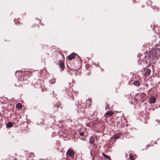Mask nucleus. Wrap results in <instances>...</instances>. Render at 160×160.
I'll list each match as a JSON object with an SVG mask.
<instances>
[{
	"label": "nucleus",
	"instance_id": "1",
	"mask_svg": "<svg viewBox=\"0 0 160 160\" xmlns=\"http://www.w3.org/2000/svg\"><path fill=\"white\" fill-rule=\"evenodd\" d=\"M153 56L157 58H160V49L157 48L153 50Z\"/></svg>",
	"mask_w": 160,
	"mask_h": 160
},
{
	"label": "nucleus",
	"instance_id": "2",
	"mask_svg": "<svg viewBox=\"0 0 160 160\" xmlns=\"http://www.w3.org/2000/svg\"><path fill=\"white\" fill-rule=\"evenodd\" d=\"M76 56V54L74 53H73L70 55L67 58V59H68V60H70L73 58H75Z\"/></svg>",
	"mask_w": 160,
	"mask_h": 160
},
{
	"label": "nucleus",
	"instance_id": "3",
	"mask_svg": "<svg viewBox=\"0 0 160 160\" xmlns=\"http://www.w3.org/2000/svg\"><path fill=\"white\" fill-rule=\"evenodd\" d=\"M156 100V98L154 96H151L149 99V101L151 103H154L155 102Z\"/></svg>",
	"mask_w": 160,
	"mask_h": 160
},
{
	"label": "nucleus",
	"instance_id": "4",
	"mask_svg": "<svg viewBox=\"0 0 160 160\" xmlns=\"http://www.w3.org/2000/svg\"><path fill=\"white\" fill-rule=\"evenodd\" d=\"M150 73L151 70L149 68H148L146 70V71L145 72V74L146 76L148 77Z\"/></svg>",
	"mask_w": 160,
	"mask_h": 160
},
{
	"label": "nucleus",
	"instance_id": "5",
	"mask_svg": "<svg viewBox=\"0 0 160 160\" xmlns=\"http://www.w3.org/2000/svg\"><path fill=\"white\" fill-rule=\"evenodd\" d=\"M67 154L71 156H72L74 155L73 152L71 149H69L67 152Z\"/></svg>",
	"mask_w": 160,
	"mask_h": 160
},
{
	"label": "nucleus",
	"instance_id": "6",
	"mask_svg": "<svg viewBox=\"0 0 160 160\" xmlns=\"http://www.w3.org/2000/svg\"><path fill=\"white\" fill-rule=\"evenodd\" d=\"M113 112L112 111H108L106 113L105 116L106 115L108 116H111L113 114Z\"/></svg>",
	"mask_w": 160,
	"mask_h": 160
},
{
	"label": "nucleus",
	"instance_id": "7",
	"mask_svg": "<svg viewBox=\"0 0 160 160\" xmlns=\"http://www.w3.org/2000/svg\"><path fill=\"white\" fill-rule=\"evenodd\" d=\"M13 124L11 122H8L7 124V127L8 128H11L13 126Z\"/></svg>",
	"mask_w": 160,
	"mask_h": 160
},
{
	"label": "nucleus",
	"instance_id": "8",
	"mask_svg": "<svg viewBox=\"0 0 160 160\" xmlns=\"http://www.w3.org/2000/svg\"><path fill=\"white\" fill-rule=\"evenodd\" d=\"M122 136V134L120 133H118L116 134L114 136L115 139H118L119 138L121 137Z\"/></svg>",
	"mask_w": 160,
	"mask_h": 160
},
{
	"label": "nucleus",
	"instance_id": "9",
	"mask_svg": "<svg viewBox=\"0 0 160 160\" xmlns=\"http://www.w3.org/2000/svg\"><path fill=\"white\" fill-rule=\"evenodd\" d=\"M59 65L61 68H62L64 67V64L62 60H60L59 61Z\"/></svg>",
	"mask_w": 160,
	"mask_h": 160
},
{
	"label": "nucleus",
	"instance_id": "10",
	"mask_svg": "<svg viewBox=\"0 0 160 160\" xmlns=\"http://www.w3.org/2000/svg\"><path fill=\"white\" fill-rule=\"evenodd\" d=\"M146 94L144 93H140L138 94V95L139 96H140L142 98L143 97H144L146 96Z\"/></svg>",
	"mask_w": 160,
	"mask_h": 160
},
{
	"label": "nucleus",
	"instance_id": "11",
	"mask_svg": "<svg viewBox=\"0 0 160 160\" xmlns=\"http://www.w3.org/2000/svg\"><path fill=\"white\" fill-rule=\"evenodd\" d=\"M17 108H22V105L20 103H18L16 105Z\"/></svg>",
	"mask_w": 160,
	"mask_h": 160
},
{
	"label": "nucleus",
	"instance_id": "12",
	"mask_svg": "<svg viewBox=\"0 0 160 160\" xmlns=\"http://www.w3.org/2000/svg\"><path fill=\"white\" fill-rule=\"evenodd\" d=\"M94 140H95V139L94 138L92 137L90 139L89 142L91 143H92L94 142Z\"/></svg>",
	"mask_w": 160,
	"mask_h": 160
},
{
	"label": "nucleus",
	"instance_id": "13",
	"mask_svg": "<svg viewBox=\"0 0 160 160\" xmlns=\"http://www.w3.org/2000/svg\"><path fill=\"white\" fill-rule=\"evenodd\" d=\"M102 154L103 155V156H104V157L105 158H108V159H110V157L109 156L105 154V153H104L102 152Z\"/></svg>",
	"mask_w": 160,
	"mask_h": 160
},
{
	"label": "nucleus",
	"instance_id": "14",
	"mask_svg": "<svg viewBox=\"0 0 160 160\" xmlns=\"http://www.w3.org/2000/svg\"><path fill=\"white\" fill-rule=\"evenodd\" d=\"M133 84L135 85L138 86L139 85L140 83L138 81H135L133 82Z\"/></svg>",
	"mask_w": 160,
	"mask_h": 160
},
{
	"label": "nucleus",
	"instance_id": "15",
	"mask_svg": "<svg viewBox=\"0 0 160 160\" xmlns=\"http://www.w3.org/2000/svg\"><path fill=\"white\" fill-rule=\"evenodd\" d=\"M50 82L52 83H54L55 82V80L54 79L53 80H50Z\"/></svg>",
	"mask_w": 160,
	"mask_h": 160
},
{
	"label": "nucleus",
	"instance_id": "16",
	"mask_svg": "<svg viewBox=\"0 0 160 160\" xmlns=\"http://www.w3.org/2000/svg\"><path fill=\"white\" fill-rule=\"evenodd\" d=\"M129 158L131 160H134V158H133V157L131 155H129Z\"/></svg>",
	"mask_w": 160,
	"mask_h": 160
},
{
	"label": "nucleus",
	"instance_id": "17",
	"mask_svg": "<svg viewBox=\"0 0 160 160\" xmlns=\"http://www.w3.org/2000/svg\"><path fill=\"white\" fill-rule=\"evenodd\" d=\"M80 134L81 136H82L84 135V133L83 132H80Z\"/></svg>",
	"mask_w": 160,
	"mask_h": 160
}]
</instances>
